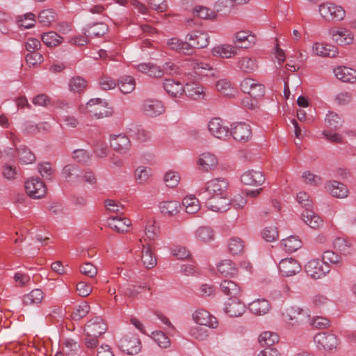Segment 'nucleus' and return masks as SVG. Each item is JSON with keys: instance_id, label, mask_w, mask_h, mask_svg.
I'll use <instances>...</instances> for the list:
<instances>
[{"instance_id": "51", "label": "nucleus", "mask_w": 356, "mask_h": 356, "mask_svg": "<svg viewBox=\"0 0 356 356\" xmlns=\"http://www.w3.org/2000/svg\"><path fill=\"white\" fill-rule=\"evenodd\" d=\"M18 158L23 164H31L35 161V156L31 151L25 146L17 148Z\"/></svg>"}, {"instance_id": "28", "label": "nucleus", "mask_w": 356, "mask_h": 356, "mask_svg": "<svg viewBox=\"0 0 356 356\" xmlns=\"http://www.w3.org/2000/svg\"><path fill=\"white\" fill-rule=\"evenodd\" d=\"M197 163L201 170L208 172L216 168L218 159L211 152H204L200 155Z\"/></svg>"}, {"instance_id": "49", "label": "nucleus", "mask_w": 356, "mask_h": 356, "mask_svg": "<svg viewBox=\"0 0 356 356\" xmlns=\"http://www.w3.org/2000/svg\"><path fill=\"white\" fill-rule=\"evenodd\" d=\"M41 40L47 47H52L60 44L63 39L56 32L49 31L42 35Z\"/></svg>"}, {"instance_id": "3", "label": "nucleus", "mask_w": 356, "mask_h": 356, "mask_svg": "<svg viewBox=\"0 0 356 356\" xmlns=\"http://www.w3.org/2000/svg\"><path fill=\"white\" fill-rule=\"evenodd\" d=\"M284 320L294 325L309 320L310 314L308 310L303 309L298 306H290L287 307L282 314Z\"/></svg>"}, {"instance_id": "21", "label": "nucleus", "mask_w": 356, "mask_h": 356, "mask_svg": "<svg viewBox=\"0 0 356 356\" xmlns=\"http://www.w3.org/2000/svg\"><path fill=\"white\" fill-rule=\"evenodd\" d=\"M159 211L165 217L177 216L181 209V204L176 200H165L159 202Z\"/></svg>"}, {"instance_id": "43", "label": "nucleus", "mask_w": 356, "mask_h": 356, "mask_svg": "<svg viewBox=\"0 0 356 356\" xmlns=\"http://www.w3.org/2000/svg\"><path fill=\"white\" fill-rule=\"evenodd\" d=\"M118 86L122 93L129 94L134 90L136 81L133 76L124 75L118 79Z\"/></svg>"}, {"instance_id": "47", "label": "nucleus", "mask_w": 356, "mask_h": 356, "mask_svg": "<svg viewBox=\"0 0 356 356\" xmlns=\"http://www.w3.org/2000/svg\"><path fill=\"white\" fill-rule=\"evenodd\" d=\"M182 205L185 207L186 212L190 214L197 213L200 209L199 200L192 195L183 199Z\"/></svg>"}, {"instance_id": "8", "label": "nucleus", "mask_w": 356, "mask_h": 356, "mask_svg": "<svg viewBox=\"0 0 356 356\" xmlns=\"http://www.w3.org/2000/svg\"><path fill=\"white\" fill-rule=\"evenodd\" d=\"M86 107L88 112L97 118H102L111 115V112L107 110L106 102L99 98L90 99Z\"/></svg>"}, {"instance_id": "53", "label": "nucleus", "mask_w": 356, "mask_h": 356, "mask_svg": "<svg viewBox=\"0 0 356 356\" xmlns=\"http://www.w3.org/2000/svg\"><path fill=\"white\" fill-rule=\"evenodd\" d=\"M56 13L52 9H46L40 12L38 20L43 26H49L56 19Z\"/></svg>"}, {"instance_id": "20", "label": "nucleus", "mask_w": 356, "mask_h": 356, "mask_svg": "<svg viewBox=\"0 0 356 356\" xmlns=\"http://www.w3.org/2000/svg\"><path fill=\"white\" fill-rule=\"evenodd\" d=\"M138 245L141 250V261L147 268H152L156 264V259L154 255L152 248L148 245H145L143 243L141 239L138 241Z\"/></svg>"}, {"instance_id": "25", "label": "nucleus", "mask_w": 356, "mask_h": 356, "mask_svg": "<svg viewBox=\"0 0 356 356\" xmlns=\"http://www.w3.org/2000/svg\"><path fill=\"white\" fill-rule=\"evenodd\" d=\"M230 201L227 196L211 197L207 202L209 209L215 212H225L229 209Z\"/></svg>"}, {"instance_id": "60", "label": "nucleus", "mask_w": 356, "mask_h": 356, "mask_svg": "<svg viewBox=\"0 0 356 356\" xmlns=\"http://www.w3.org/2000/svg\"><path fill=\"white\" fill-rule=\"evenodd\" d=\"M80 344L72 339H67L64 342L63 351L67 355H74L80 350Z\"/></svg>"}, {"instance_id": "22", "label": "nucleus", "mask_w": 356, "mask_h": 356, "mask_svg": "<svg viewBox=\"0 0 356 356\" xmlns=\"http://www.w3.org/2000/svg\"><path fill=\"white\" fill-rule=\"evenodd\" d=\"M143 111L146 115L155 117L164 112V106L159 100L147 99L143 102Z\"/></svg>"}, {"instance_id": "62", "label": "nucleus", "mask_w": 356, "mask_h": 356, "mask_svg": "<svg viewBox=\"0 0 356 356\" xmlns=\"http://www.w3.org/2000/svg\"><path fill=\"white\" fill-rule=\"evenodd\" d=\"M99 86L104 90L115 88L117 83L108 74H102L99 79Z\"/></svg>"}, {"instance_id": "61", "label": "nucleus", "mask_w": 356, "mask_h": 356, "mask_svg": "<svg viewBox=\"0 0 356 356\" xmlns=\"http://www.w3.org/2000/svg\"><path fill=\"white\" fill-rule=\"evenodd\" d=\"M19 26L24 29H30L35 26V15L32 13H28L19 17L18 19Z\"/></svg>"}, {"instance_id": "42", "label": "nucleus", "mask_w": 356, "mask_h": 356, "mask_svg": "<svg viewBox=\"0 0 356 356\" xmlns=\"http://www.w3.org/2000/svg\"><path fill=\"white\" fill-rule=\"evenodd\" d=\"M108 31V26L104 23H95L89 25L86 29L85 33L88 37L99 38L104 35Z\"/></svg>"}, {"instance_id": "63", "label": "nucleus", "mask_w": 356, "mask_h": 356, "mask_svg": "<svg viewBox=\"0 0 356 356\" xmlns=\"http://www.w3.org/2000/svg\"><path fill=\"white\" fill-rule=\"evenodd\" d=\"M150 176V169L146 167H138L135 171V178L138 184H143L145 183Z\"/></svg>"}, {"instance_id": "44", "label": "nucleus", "mask_w": 356, "mask_h": 356, "mask_svg": "<svg viewBox=\"0 0 356 356\" xmlns=\"http://www.w3.org/2000/svg\"><path fill=\"white\" fill-rule=\"evenodd\" d=\"M273 46L270 50L272 60H276L279 65H282L286 60V55L284 51L280 47L279 39L275 37L272 42Z\"/></svg>"}, {"instance_id": "55", "label": "nucleus", "mask_w": 356, "mask_h": 356, "mask_svg": "<svg viewBox=\"0 0 356 356\" xmlns=\"http://www.w3.org/2000/svg\"><path fill=\"white\" fill-rule=\"evenodd\" d=\"M280 336L275 332H268V356H281V353L277 347H271L278 343Z\"/></svg>"}, {"instance_id": "9", "label": "nucleus", "mask_w": 356, "mask_h": 356, "mask_svg": "<svg viewBox=\"0 0 356 356\" xmlns=\"http://www.w3.org/2000/svg\"><path fill=\"white\" fill-rule=\"evenodd\" d=\"M208 129L209 132L218 139H225L230 134L229 127L225 125L222 120L219 118H212L208 123Z\"/></svg>"}, {"instance_id": "48", "label": "nucleus", "mask_w": 356, "mask_h": 356, "mask_svg": "<svg viewBox=\"0 0 356 356\" xmlns=\"http://www.w3.org/2000/svg\"><path fill=\"white\" fill-rule=\"evenodd\" d=\"M334 248L343 254L351 253L352 243L344 237H337L333 241Z\"/></svg>"}, {"instance_id": "57", "label": "nucleus", "mask_w": 356, "mask_h": 356, "mask_svg": "<svg viewBox=\"0 0 356 356\" xmlns=\"http://www.w3.org/2000/svg\"><path fill=\"white\" fill-rule=\"evenodd\" d=\"M152 338L161 348H166L170 346V339L161 331L153 332L152 333Z\"/></svg>"}, {"instance_id": "7", "label": "nucleus", "mask_w": 356, "mask_h": 356, "mask_svg": "<svg viewBox=\"0 0 356 356\" xmlns=\"http://www.w3.org/2000/svg\"><path fill=\"white\" fill-rule=\"evenodd\" d=\"M25 189L28 195L33 199H40L44 196L47 188L39 178H31L25 183Z\"/></svg>"}, {"instance_id": "58", "label": "nucleus", "mask_w": 356, "mask_h": 356, "mask_svg": "<svg viewBox=\"0 0 356 356\" xmlns=\"http://www.w3.org/2000/svg\"><path fill=\"white\" fill-rule=\"evenodd\" d=\"M193 15L200 19H213L216 17L215 13L207 7L197 6L193 10Z\"/></svg>"}, {"instance_id": "10", "label": "nucleus", "mask_w": 356, "mask_h": 356, "mask_svg": "<svg viewBox=\"0 0 356 356\" xmlns=\"http://www.w3.org/2000/svg\"><path fill=\"white\" fill-rule=\"evenodd\" d=\"M107 329L106 324L99 316L90 319L86 325L84 332L86 336L99 337Z\"/></svg>"}, {"instance_id": "17", "label": "nucleus", "mask_w": 356, "mask_h": 356, "mask_svg": "<svg viewBox=\"0 0 356 356\" xmlns=\"http://www.w3.org/2000/svg\"><path fill=\"white\" fill-rule=\"evenodd\" d=\"M61 175L66 181L71 184H78L82 181L81 171L79 166L76 165H66L63 168Z\"/></svg>"}, {"instance_id": "6", "label": "nucleus", "mask_w": 356, "mask_h": 356, "mask_svg": "<svg viewBox=\"0 0 356 356\" xmlns=\"http://www.w3.org/2000/svg\"><path fill=\"white\" fill-rule=\"evenodd\" d=\"M314 341L319 350H332L339 345L337 336L332 333L320 332L315 335Z\"/></svg>"}, {"instance_id": "37", "label": "nucleus", "mask_w": 356, "mask_h": 356, "mask_svg": "<svg viewBox=\"0 0 356 356\" xmlns=\"http://www.w3.org/2000/svg\"><path fill=\"white\" fill-rule=\"evenodd\" d=\"M220 288L225 295L229 296L230 298H236L241 294L240 286L236 282L232 280H223L220 284Z\"/></svg>"}, {"instance_id": "38", "label": "nucleus", "mask_w": 356, "mask_h": 356, "mask_svg": "<svg viewBox=\"0 0 356 356\" xmlns=\"http://www.w3.org/2000/svg\"><path fill=\"white\" fill-rule=\"evenodd\" d=\"M217 268L220 275L225 277H235L238 273L235 264L229 259L221 261Z\"/></svg>"}, {"instance_id": "64", "label": "nucleus", "mask_w": 356, "mask_h": 356, "mask_svg": "<svg viewBox=\"0 0 356 356\" xmlns=\"http://www.w3.org/2000/svg\"><path fill=\"white\" fill-rule=\"evenodd\" d=\"M180 177L176 172H168L164 177V181L168 187L174 188L179 184Z\"/></svg>"}, {"instance_id": "24", "label": "nucleus", "mask_w": 356, "mask_h": 356, "mask_svg": "<svg viewBox=\"0 0 356 356\" xmlns=\"http://www.w3.org/2000/svg\"><path fill=\"white\" fill-rule=\"evenodd\" d=\"M234 42L239 48L248 49L256 42V37L246 31H239L235 33Z\"/></svg>"}, {"instance_id": "33", "label": "nucleus", "mask_w": 356, "mask_h": 356, "mask_svg": "<svg viewBox=\"0 0 356 356\" xmlns=\"http://www.w3.org/2000/svg\"><path fill=\"white\" fill-rule=\"evenodd\" d=\"M325 187L333 197L337 198L346 197L349 193L347 186L337 181H329L326 184Z\"/></svg>"}, {"instance_id": "31", "label": "nucleus", "mask_w": 356, "mask_h": 356, "mask_svg": "<svg viewBox=\"0 0 356 356\" xmlns=\"http://www.w3.org/2000/svg\"><path fill=\"white\" fill-rule=\"evenodd\" d=\"M167 44L172 50L179 53L186 55L192 54V49L191 48L189 42L187 40H186V41H183L178 38H172L168 40Z\"/></svg>"}, {"instance_id": "1", "label": "nucleus", "mask_w": 356, "mask_h": 356, "mask_svg": "<svg viewBox=\"0 0 356 356\" xmlns=\"http://www.w3.org/2000/svg\"><path fill=\"white\" fill-rule=\"evenodd\" d=\"M122 351L128 355H136L141 350V342L138 337L134 333L123 336L118 342Z\"/></svg>"}, {"instance_id": "27", "label": "nucleus", "mask_w": 356, "mask_h": 356, "mask_svg": "<svg viewBox=\"0 0 356 356\" xmlns=\"http://www.w3.org/2000/svg\"><path fill=\"white\" fill-rule=\"evenodd\" d=\"M313 51L322 57H335L338 54V48L330 44L316 42L312 46Z\"/></svg>"}, {"instance_id": "35", "label": "nucleus", "mask_w": 356, "mask_h": 356, "mask_svg": "<svg viewBox=\"0 0 356 356\" xmlns=\"http://www.w3.org/2000/svg\"><path fill=\"white\" fill-rule=\"evenodd\" d=\"M44 293L40 289H35L23 296V304L28 306H38L42 303Z\"/></svg>"}, {"instance_id": "11", "label": "nucleus", "mask_w": 356, "mask_h": 356, "mask_svg": "<svg viewBox=\"0 0 356 356\" xmlns=\"http://www.w3.org/2000/svg\"><path fill=\"white\" fill-rule=\"evenodd\" d=\"M111 147L120 154L127 153L131 147L129 138L124 134L110 136Z\"/></svg>"}, {"instance_id": "13", "label": "nucleus", "mask_w": 356, "mask_h": 356, "mask_svg": "<svg viewBox=\"0 0 356 356\" xmlns=\"http://www.w3.org/2000/svg\"><path fill=\"white\" fill-rule=\"evenodd\" d=\"M307 274L312 278L319 279L328 273V267L323 266L319 259H312L305 266Z\"/></svg>"}, {"instance_id": "39", "label": "nucleus", "mask_w": 356, "mask_h": 356, "mask_svg": "<svg viewBox=\"0 0 356 356\" xmlns=\"http://www.w3.org/2000/svg\"><path fill=\"white\" fill-rule=\"evenodd\" d=\"M215 86L218 92L225 97H234L236 92L232 83L227 79H219L216 81Z\"/></svg>"}, {"instance_id": "40", "label": "nucleus", "mask_w": 356, "mask_h": 356, "mask_svg": "<svg viewBox=\"0 0 356 356\" xmlns=\"http://www.w3.org/2000/svg\"><path fill=\"white\" fill-rule=\"evenodd\" d=\"M193 68L197 73H204L207 76L219 78L220 76V72L208 63L195 61L193 63Z\"/></svg>"}, {"instance_id": "59", "label": "nucleus", "mask_w": 356, "mask_h": 356, "mask_svg": "<svg viewBox=\"0 0 356 356\" xmlns=\"http://www.w3.org/2000/svg\"><path fill=\"white\" fill-rule=\"evenodd\" d=\"M90 311V306L87 302H83L76 307L72 313V318L74 321H79L86 316Z\"/></svg>"}, {"instance_id": "16", "label": "nucleus", "mask_w": 356, "mask_h": 356, "mask_svg": "<svg viewBox=\"0 0 356 356\" xmlns=\"http://www.w3.org/2000/svg\"><path fill=\"white\" fill-rule=\"evenodd\" d=\"M328 32L332 40L340 45L350 44L353 42L354 36L353 33L346 29H337L332 28Z\"/></svg>"}, {"instance_id": "36", "label": "nucleus", "mask_w": 356, "mask_h": 356, "mask_svg": "<svg viewBox=\"0 0 356 356\" xmlns=\"http://www.w3.org/2000/svg\"><path fill=\"white\" fill-rule=\"evenodd\" d=\"M304 222L312 229H319L323 226L322 218L312 209L305 210L302 213Z\"/></svg>"}, {"instance_id": "46", "label": "nucleus", "mask_w": 356, "mask_h": 356, "mask_svg": "<svg viewBox=\"0 0 356 356\" xmlns=\"http://www.w3.org/2000/svg\"><path fill=\"white\" fill-rule=\"evenodd\" d=\"M213 232L211 227L202 226L197 228L195 232L196 241L207 243L213 239Z\"/></svg>"}, {"instance_id": "54", "label": "nucleus", "mask_w": 356, "mask_h": 356, "mask_svg": "<svg viewBox=\"0 0 356 356\" xmlns=\"http://www.w3.org/2000/svg\"><path fill=\"white\" fill-rule=\"evenodd\" d=\"M289 287L284 283L281 282L277 289H274L270 293V297L273 301H282V300L289 294Z\"/></svg>"}, {"instance_id": "2", "label": "nucleus", "mask_w": 356, "mask_h": 356, "mask_svg": "<svg viewBox=\"0 0 356 356\" xmlns=\"http://www.w3.org/2000/svg\"><path fill=\"white\" fill-rule=\"evenodd\" d=\"M318 11L327 21H341L346 15V11L341 6L330 3L321 4Z\"/></svg>"}, {"instance_id": "5", "label": "nucleus", "mask_w": 356, "mask_h": 356, "mask_svg": "<svg viewBox=\"0 0 356 356\" xmlns=\"http://www.w3.org/2000/svg\"><path fill=\"white\" fill-rule=\"evenodd\" d=\"M228 186L229 183L227 179L215 178L206 184L205 191L211 196V197H225L227 196Z\"/></svg>"}, {"instance_id": "18", "label": "nucleus", "mask_w": 356, "mask_h": 356, "mask_svg": "<svg viewBox=\"0 0 356 356\" xmlns=\"http://www.w3.org/2000/svg\"><path fill=\"white\" fill-rule=\"evenodd\" d=\"M244 303L236 298H229L225 302L224 311L231 317H237L243 314L245 311Z\"/></svg>"}, {"instance_id": "26", "label": "nucleus", "mask_w": 356, "mask_h": 356, "mask_svg": "<svg viewBox=\"0 0 356 356\" xmlns=\"http://www.w3.org/2000/svg\"><path fill=\"white\" fill-rule=\"evenodd\" d=\"M211 54L215 57L231 58L237 54V49L235 46L223 44L214 47L211 49Z\"/></svg>"}, {"instance_id": "15", "label": "nucleus", "mask_w": 356, "mask_h": 356, "mask_svg": "<svg viewBox=\"0 0 356 356\" xmlns=\"http://www.w3.org/2000/svg\"><path fill=\"white\" fill-rule=\"evenodd\" d=\"M279 270L283 276H293L300 272L302 268L300 264L293 258L282 259L279 264Z\"/></svg>"}, {"instance_id": "19", "label": "nucleus", "mask_w": 356, "mask_h": 356, "mask_svg": "<svg viewBox=\"0 0 356 356\" xmlns=\"http://www.w3.org/2000/svg\"><path fill=\"white\" fill-rule=\"evenodd\" d=\"M108 225L113 230L118 233H124L129 230L131 222L129 218L116 215L108 218Z\"/></svg>"}, {"instance_id": "4", "label": "nucleus", "mask_w": 356, "mask_h": 356, "mask_svg": "<svg viewBox=\"0 0 356 356\" xmlns=\"http://www.w3.org/2000/svg\"><path fill=\"white\" fill-rule=\"evenodd\" d=\"M186 40L189 42L190 47L192 49V54L195 49H203L209 44V36L208 33L202 30H194L189 32Z\"/></svg>"}, {"instance_id": "52", "label": "nucleus", "mask_w": 356, "mask_h": 356, "mask_svg": "<svg viewBox=\"0 0 356 356\" xmlns=\"http://www.w3.org/2000/svg\"><path fill=\"white\" fill-rule=\"evenodd\" d=\"M325 123L330 129L337 130L342 127L343 120L337 113L330 112L326 115Z\"/></svg>"}, {"instance_id": "32", "label": "nucleus", "mask_w": 356, "mask_h": 356, "mask_svg": "<svg viewBox=\"0 0 356 356\" xmlns=\"http://www.w3.org/2000/svg\"><path fill=\"white\" fill-rule=\"evenodd\" d=\"M183 84L175 79H165L163 88L166 92L172 97H180L184 93Z\"/></svg>"}, {"instance_id": "41", "label": "nucleus", "mask_w": 356, "mask_h": 356, "mask_svg": "<svg viewBox=\"0 0 356 356\" xmlns=\"http://www.w3.org/2000/svg\"><path fill=\"white\" fill-rule=\"evenodd\" d=\"M68 86L72 92L81 94L86 90L88 83L83 77L75 76L70 79Z\"/></svg>"}, {"instance_id": "23", "label": "nucleus", "mask_w": 356, "mask_h": 356, "mask_svg": "<svg viewBox=\"0 0 356 356\" xmlns=\"http://www.w3.org/2000/svg\"><path fill=\"white\" fill-rule=\"evenodd\" d=\"M184 88V93L191 99L197 100L204 98V88L197 82L186 83Z\"/></svg>"}, {"instance_id": "12", "label": "nucleus", "mask_w": 356, "mask_h": 356, "mask_svg": "<svg viewBox=\"0 0 356 356\" xmlns=\"http://www.w3.org/2000/svg\"><path fill=\"white\" fill-rule=\"evenodd\" d=\"M230 134L236 140L245 143L252 136L251 127L247 123L238 122L232 128Z\"/></svg>"}, {"instance_id": "56", "label": "nucleus", "mask_w": 356, "mask_h": 356, "mask_svg": "<svg viewBox=\"0 0 356 356\" xmlns=\"http://www.w3.org/2000/svg\"><path fill=\"white\" fill-rule=\"evenodd\" d=\"M228 248L232 254H238L243 251L244 242L238 237H232L229 241Z\"/></svg>"}, {"instance_id": "30", "label": "nucleus", "mask_w": 356, "mask_h": 356, "mask_svg": "<svg viewBox=\"0 0 356 356\" xmlns=\"http://www.w3.org/2000/svg\"><path fill=\"white\" fill-rule=\"evenodd\" d=\"M241 182L245 185H261L265 181V177L260 171L248 170L241 177Z\"/></svg>"}, {"instance_id": "34", "label": "nucleus", "mask_w": 356, "mask_h": 356, "mask_svg": "<svg viewBox=\"0 0 356 356\" xmlns=\"http://www.w3.org/2000/svg\"><path fill=\"white\" fill-rule=\"evenodd\" d=\"M236 64L240 71L245 73H251L258 67L257 60L254 57L243 56L238 58Z\"/></svg>"}, {"instance_id": "14", "label": "nucleus", "mask_w": 356, "mask_h": 356, "mask_svg": "<svg viewBox=\"0 0 356 356\" xmlns=\"http://www.w3.org/2000/svg\"><path fill=\"white\" fill-rule=\"evenodd\" d=\"M193 318L197 324L211 328H216L218 325L217 318L204 309L196 310L193 314Z\"/></svg>"}, {"instance_id": "29", "label": "nucleus", "mask_w": 356, "mask_h": 356, "mask_svg": "<svg viewBox=\"0 0 356 356\" xmlns=\"http://www.w3.org/2000/svg\"><path fill=\"white\" fill-rule=\"evenodd\" d=\"M333 72L339 80L343 82L354 83L356 81V70L346 66H339L333 70Z\"/></svg>"}, {"instance_id": "45", "label": "nucleus", "mask_w": 356, "mask_h": 356, "mask_svg": "<svg viewBox=\"0 0 356 356\" xmlns=\"http://www.w3.org/2000/svg\"><path fill=\"white\" fill-rule=\"evenodd\" d=\"M248 308L257 316L264 315L267 313V300L264 298L257 299L249 304Z\"/></svg>"}, {"instance_id": "50", "label": "nucleus", "mask_w": 356, "mask_h": 356, "mask_svg": "<svg viewBox=\"0 0 356 356\" xmlns=\"http://www.w3.org/2000/svg\"><path fill=\"white\" fill-rule=\"evenodd\" d=\"M284 250L288 252H293L302 247V241L298 236H291L282 241Z\"/></svg>"}]
</instances>
